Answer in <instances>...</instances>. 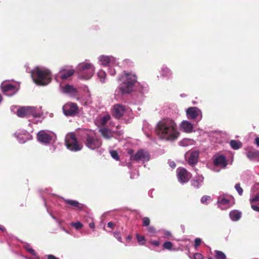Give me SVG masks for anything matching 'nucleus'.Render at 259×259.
<instances>
[{"instance_id": "2", "label": "nucleus", "mask_w": 259, "mask_h": 259, "mask_svg": "<svg viewBox=\"0 0 259 259\" xmlns=\"http://www.w3.org/2000/svg\"><path fill=\"white\" fill-rule=\"evenodd\" d=\"M137 76L132 73H124L119 78L122 83L115 91L116 96L127 95L133 92Z\"/></svg>"}, {"instance_id": "4", "label": "nucleus", "mask_w": 259, "mask_h": 259, "mask_svg": "<svg viewBox=\"0 0 259 259\" xmlns=\"http://www.w3.org/2000/svg\"><path fill=\"white\" fill-rule=\"evenodd\" d=\"M95 68L91 63L84 62L77 66V71L80 78L84 79H90L94 75Z\"/></svg>"}, {"instance_id": "22", "label": "nucleus", "mask_w": 259, "mask_h": 259, "mask_svg": "<svg viewBox=\"0 0 259 259\" xmlns=\"http://www.w3.org/2000/svg\"><path fill=\"white\" fill-rule=\"evenodd\" d=\"M181 127L186 133H191L193 130V125L188 121H183L181 123Z\"/></svg>"}, {"instance_id": "40", "label": "nucleus", "mask_w": 259, "mask_h": 259, "mask_svg": "<svg viewBox=\"0 0 259 259\" xmlns=\"http://www.w3.org/2000/svg\"><path fill=\"white\" fill-rule=\"evenodd\" d=\"M71 225L77 230L81 229L83 226L82 224L79 222L76 223H72Z\"/></svg>"}, {"instance_id": "6", "label": "nucleus", "mask_w": 259, "mask_h": 259, "mask_svg": "<svg viewBox=\"0 0 259 259\" xmlns=\"http://www.w3.org/2000/svg\"><path fill=\"white\" fill-rule=\"evenodd\" d=\"M17 115L21 118L28 117L30 115L36 118L40 117L41 114L37 111L35 107L22 106L17 110Z\"/></svg>"}, {"instance_id": "57", "label": "nucleus", "mask_w": 259, "mask_h": 259, "mask_svg": "<svg viewBox=\"0 0 259 259\" xmlns=\"http://www.w3.org/2000/svg\"><path fill=\"white\" fill-rule=\"evenodd\" d=\"M27 259H32V258H27Z\"/></svg>"}, {"instance_id": "10", "label": "nucleus", "mask_w": 259, "mask_h": 259, "mask_svg": "<svg viewBox=\"0 0 259 259\" xmlns=\"http://www.w3.org/2000/svg\"><path fill=\"white\" fill-rule=\"evenodd\" d=\"M63 111L67 116H73L77 112L78 107L75 103H68L63 106Z\"/></svg>"}, {"instance_id": "37", "label": "nucleus", "mask_w": 259, "mask_h": 259, "mask_svg": "<svg viewBox=\"0 0 259 259\" xmlns=\"http://www.w3.org/2000/svg\"><path fill=\"white\" fill-rule=\"evenodd\" d=\"M235 188L238 192L239 195L241 196L243 194V189L240 187V184H236L235 186Z\"/></svg>"}, {"instance_id": "41", "label": "nucleus", "mask_w": 259, "mask_h": 259, "mask_svg": "<svg viewBox=\"0 0 259 259\" xmlns=\"http://www.w3.org/2000/svg\"><path fill=\"white\" fill-rule=\"evenodd\" d=\"M258 201H259V193L250 200V203L251 204Z\"/></svg>"}, {"instance_id": "34", "label": "nucleus", "mask_w": 259, "mask_h": 259, "mask_svg": "<svg viewBox=\"0 0 259 259\" xmlns=\"http://www.w3.org/2000/svg\"><path fill=\"white\" fill-rule=\"evenodd\" d=\"M142 222H143L142 225L143 226L148 227V226H149V225L150 224V220L149 218L148 217H144L142 219Z\"/></svg>"}, {"instance_id": "47", "label": "nucleus", "mask_w": 259, "mask_h": 259, "mask_svg": "<svg viewBox=\"0 0 259 259\" xmlns=\"http://www.w3.org/2000/svg\"><path fill=\"white\" fill-rule=\"evenodd\" d=\"M114 224L112 222H109L107 223V227L113 229L114 227Z\"/></svg>"}, {"instance_id": "51", "label": "nucleus", "mask_w": 259, "mask_h": 259, "mask_svg": "<svg viewBox=\"0 0 259 259\" xmlns=\"http://www.w3.org/2000/svg\"><path fill=\"white\" fill-rule=\"evenodd\" d=\"M169 165L171 167L174 168L176 167V164L174 162H171L169 163Z\"/></svg>"}, {"instance_id": "15", "label": "nucleus", "mask_w": 259, "mask_h": 259, "mask_svg": "<svg viewBox=\"0 0 259 259\" xmlns=\"http://www.w3.org/2000/svg\"><path fill=\"white\" fill-rule=\"evenodd\" d=\"M99 61L101 65L107 66L110 63L115 64L116 59L112 56L102 55L99 57Z\"/></svg>"}, {"instance_id": "24", "label": "nucleus", "mask_w": 259, "mask_h": 259, "mask_svg": "<svg viewBox=\"0 0 259 259\" xmlns=\"http://www.w3.org/2000/svg\"><path fill=\"white\" fill-rule=\"evenodd\" d=\"M65 202L67 204H69L74 207L78 208L79 209H81L82 208L81 204L76 200L66 199L65 200Z\"/></svg>"}, {"instance_id": "32", "label": "nucleus", "mask_w": 259, "mask_h": 259, "mask_svg": "<svg viewBox=\"0 0 259 259\" xmlns=\"http://www.w3.org/2000/svg\"><path fill=\"white\" fill-rule=\"evenodd\" d=\"M211 200V197L208 195H204L202 197L201 199V202L203 204L207 205L208 204L207 201Z\"/></svg>"}, {"instance_id": "25", "label": "nucleus", "mask_w": 259, "mask_h": 259, "mask_svg": "<svg viewBox=\"0 0 259 259\" xmlns=\"http://www.w3.org/2000/svg\"><path fill=\"white\" fill-rule=\"evenodd\" d=\"M230 218L234 221H238L241 218V213L237 210H233L230 212Z\"/></svg>"}, {"instance_id": "55", "label": "nucleus", "mask_w": 259, "mask_h": 259, "mask_svg": "<svg viewBox=\"0 0 259 259\" xmlns=\"http://www.w3.org/2000/svg\"><path fill=\"white\" fill-rule=\"evenodd\" d=\"M133 151L132 150H131H131L128 152V154H131V153H133Z\"/></svg>"}, {"instance_id": "3", "label": "nucleus", "mask_w": 259, "mask_h": 259, "mask_svg": "<svg viewBox=\"0 0 259 259\" xmlns=\"http://www.w3.org/2000/svg\"><path fill=\"white\" fill-rule=\"evenodd\" d=\"M33 81L38 85H45L51 81L50 71L46 68L36 67L31 71Z\"/></svg>"}, {"instance_id": "53", "label": "nucleus", "mask_w": 259, "mask_h": 259, "mask_svg": "<svg viewBox=\"0 0 259 259\" xmlns=\"http://www.w3.org/2000/svg\"><path fill=\"white\" fill-rule=\"evenodd\" d=\"M0 230L4 232L6 231V228L3 226L0 225Z\"/></svg>"}, {"instance_id": "33", "label": "nucleus", "mask_w": 259, "mask_h": 259, "mask_svg": "<svg viewBox=\"0 0 259 259\" xmlns=\"http://www.w3.org/2000/svg\"><path fill=\"white\" fill-rule=\"evenodd\" d=\"M25 249L30 254L33 255H36V252L34 249H33L29 245H26L24 246Z\"/></svg>"}, {"instance_id": "5", "label": "nucleus", "mask_w": 259, "mask_h": 259, "mask_svg": "<svg viewBox=\"0 0 259 259\" xmlns=\"http://www.w3.org/2000/svg\"><path fill=\"white\" fill-rule=\"evenodd\" d=\"M83 140L85 145L92 150L99 148L102 145L101 140L98 138L95 133L92 131L88 132Z\"/></svg>"}, {"instance_id": "39", "label": "nucleus", "mask_w": 259, "mask_h": 259, "mask_svg": "<svg viewBox=\"0 0 259 259\" xmlns=\"http://www.w3.org/2000/svg\"><path fill=\"white\" fill-rule=\"evenodd\" d=\"M257 156V154L255 152L248 151L247 153V157L250 159H253V158H254L255 157H256Z\"/></svg>"}, {"instance_id": "1", "label": "nucleus", "mask_w": 259, "mask_h": 259, "mask_svg": "<svg viewBox=\"0 0 259 259\" xmlns=\"http://www.w3.org/2000/svg\"><path fill=\"white\" fill-rule=\"evenodd\" d=\"M155 133L160 139L171 142L177 140L180 135L177 123L169 118H163L157 122Z\"/></svg>"}, {"instance_id": "45", "label": "nucleus", "mask_w": 259, "mask_h": 259, "mask_svg": "<svg viewBox=\"0 0 259 259\" xmlns=\"http://www.w3.org/2000/svg\"><path fill=\"white\" fill-rule=\"evenodd\" d=\"M109 73L111 75H114L115 74V70L114 68H110L109 69Z\"/></svg>"}, {"instance_id": "28", "label": "nucleus", "mask_w": 259, "mask_h": 259, "mask_svg": "<svg viewBox=\"0 0 259 259\" xmlns=\"http://www.w3.org/2000/svg\"><path fill=\"white\" fill-rule=\"evenodd\" d=\"M203 180V177L202 176H198L196 177V180H194L192 182V185L195 188H198L200 183L202 182Z\"/></svg>"}, {"instance_id": "50", "label": "nucleus", "mask_w": 259, "mask_h": 259, "mask_svg": "<svg viewBox=\"0 0 259 259\" xmlns=\"http://www.w3.org/2000/svg\"><path fill=\"white\" fill-rule=\"evenodd\" d=\"M255 144L257 146H259V138H255Z\"/></svg>"}, {"instance_id": "7", "label": "nucleus", "mask_w": 259, "mask_h": 259, "mask_svg": "<svg viewBox=\"0 0 259 259\" xmlns=\"http://www.w3.org/2000/svg\"><path fill=\"white\" fill-rule=\"evenodd\" d=\"M65 145L68 149L73 151H79L82 148V146L78 144L74 133H70L66 136Z\"/></svg>"}, {"instance_id": "54", "label": "nucleus", "mask_w": 259, "mask_h": 259, "mask_svg": "<svg viewBox=\"0 0 259 259\" xmlns=\"http://www.w3.org/2000/svg\"><path fill=\"white\" fill-rule=\"evenodd\" d=\"M89 227L91 228L94 229L95 228V224L94 223H91L89 224Z\"/></svg>"}, {"instance_id": "35", "label": "nucleus", "mask_w": 259, "mask_h": 259, "mask_svg": "<svg viewBox=\"0 0 259 259\" xmlns=\"http://www.w3.org/2000/svg\"><path fill=\"white\" fill-rule=\"evenodd\" d=\"M162 74L164 76H169L171 74L170 70L167 67H163L161 70Z\"/></svg>"}, {"instance_id": "12", "label": "nucleus", "mask_w": 259, "mask_h": 259, "mask_svg": "<svg viewBox=\"0 0 259 259\" xmlns=\"http://www.w3.org/2000/svg\"><path fill=\"white\" fill-rule=\"evenodd\" d=\"M74 72L73 69H68L66 68H61L60 71L55 76V79L59 81V79H66L69 77L72 76Z\"/></svg>"}, {"instance_id": "17", "label": "nucleus", "mask_w": 259, "mask_h": 259, "mask_svg": "<svg viewBox=\"0 0 259 259\" xmlns=\"http://www.w3.org/2000/svg\"><path fill=\"white\" fill-rule=\"evenodd\" d=\"M61 91L62 93L68 94L70 95H76L77 93L76 89L73 86L67 84L64 87L61 88Z\"/></svg>"}, {"instance_id": "36", "label": "nucleus", "mask_w": 259, "mask_h": 259, "mask_svg": "<svg viewBox=\"0 0 259 259\" xmlns=\"http://www.w3.org/2000/svg\"><path fill=\"white\" fill-rule=\"evenodd\" d=\"M172 244L171 242L169 241H166L163 244V247L165 249H167L168 250H170L172 248Z\"/></svg>"}, {"instance_id": "43", "label": "nucleus", "mask_w": 259, "mask_h": 259, "mask_svg": "<svg viewBox=\"0 0 259 259\" xmlns=\"http://www.w3.org/2000/svg\"><path fill=\"white\" fill-rule=\"evenodd\" d=\"M194 259H203V256L201 254L199 253H196L194 255Z\"/></svg>"}, {"instance_id": "52", "label": "nucleus", "mask_w": 259, "mask_h": 259, "mask_svg": "<svg viewBox=\"0 0 259 259\" xmlns=\"http://www.w3.org/2000/svg\"><path fill=\"white\" fill-rule=\"evenodd\" d=\"M113 132H114V133H113V134H116V135H117L118 136H120V135H122V133H123V132H121V131H118V132H114V131H113Z\"/></svg>"}, {"instance_id": "16", "label": "nucleus", "mask_w": 259, "mask_h": 259, "mask_svg": "<svg viewBox=\"0 0 259 259\" xmlns=\"http://www.w3.org/2000/svg\"><path fill=\"white\" fill-rule=\"evenodd\" d=\"M199 112V110L197 107L188 108L186 111L188 118L190 119H196L198 116Z\"/></svg>"}, {"instance_id": "23", "label": "nucleus", "mask_w": 259, "mask_h": 259, "mask_svg": "<svg viewBox=\"0 0 259 259\" xmlns=\"http://www.w3.org/2000/svg\"><path fill=\"white\" fill-rule=\"evenodd\" d=\"M111 119L110 115L108 113H105L103 116L101 118L99 121V123L101 125L104 126Z\"/></svg>"}, {"instance_id": "56", "label": "nucleus", "mask_w": 259, "mask_h": 259, "mask_svg": "<svg viewBox=\"0 0 259 259\" xmlns=\"http://www.w3.org/2000/svg\"><path fill=\"white\" fill-rule=\"evenodd\" d=\"M121 238H119V240L121 241Z\"/></svg>"}, {"instance_id": "13", "label": "nucleus", "mask_w": 259, "mask_h": 259, "mask_svg": "<svg viewBox=\"0 0 259 259\" xmlns=\"http://www.w3.org/2000/svg\"><path fill=\"white\" fill-rule=\"evenodd\" d=\"M125 112L124 106L120 104L114 105L112 108V114L116 119H119L123 116Z\"/></svg>"}, {"instance_id": "38", "label": "nucleus", "mask_w": 259, "mask_h": 259, "mask_svg": "<svg viewBox=\"0 0 259 259\" xmlns=\"http://www.w3.org/2000/svg\"><path fill=\"white\" fill-rule=\"evenodd\" d=\"M137 238L138 242L141 245H143L145 243V237L143 236H140L139 234L137 235Z\"/></svg>"}, {"instance_id": "46", "label": "nucleus", "mask_w": 259, "mask_h": 259, "mask_svg": "<svg viewBox=\"0 0 259 259\" xmlns=\"http://www.w3.org/2000/svg\"><path fill=\"white\" fill-rule=\"evenodd\" d=\"M251 207L254 210L259 212V207L258 206L251 204Z\"/></svg>"}, {"instance_id": "8", "label": "nucleus", "mask_w": 259, "mask_h": 259, "mask_svg": "<svg viewBox=\"0 0 259 259\" xmlns=\"http://www.w3.org/2000/svg\"><path fill=\"white\" fill-rule=\"evenodd\" d=\"M1 89L6 96H13L19 89V85H12L6 81H4L1 84Z\"/></svg>"}, {"instance_id": "27", "label": "nucleus", "mask_w": 259, "mask_h": 259, "mask_svg": "<svg viewBox=\"0 0 259 259\" xmlns=\"http://www.w3.org/2000/svg\"><path fill=\"white\" fill-rule=\"evenodd\" d=\"M231 148L234 150H237L241 148L242 144L241 142L236 140H231L230 142Z\"/></svg>"}, {"instance_id": "18", "label": "nucleus", "mask_w": 259, "mask_h": 259, "mask_svg": "<svg viewBox=\"0 0 259 259\" xmlns=\"http://www.w3.org/2000/svg\"><path fill=\"white\" fill-rule=\"evenodd\" d=\"M102 136L107 140H110L113 137L114 132L109 128L103 127L99 130Z\"/></svg>"}, {"instance_id": "48", "label": "nucleus", "mask_w": 259, "mask_h": 259, "mask_svg": "<svg viewBox=\"0 0 259 259\" xmlns=\"http://www.w3.org/2000/svg\"><path fill=\"white\" fill-rule=\"evenodd\" d=\"M48 259H58V258L53 255L50 254L48 256Z\"/></svg>"}, {"instance_id": "19", "label": "nucleus", "mask_w": 259, "mask_h": 259, "mask_svg": "<svg viewBox=\"0 0 259 259\" xmlns=\"http://www.w3.org/2000/svg\"><path fill=\"white\" fill-rule=\"evenodd\" d=\"M218 206L222 209H225L230 206V200L225 198L220 197L218 200Z\"/></svg>"}, {"instance_id": "20", "label": "nucleus", "mask_w": 259, "mask_h": 259, "mask_svg": "<svg viewBox=\"0 0 259 259\" xmlns=\"http://www.w3.org/2000/svg\"><path fill=\"white\" fill-rule=\"evenodd\" d=\"M214 165L220 166L222 167H225L227 165V162L225 157L223 155H220L214 160Z\"/></svg>"}, {"instance_id": "29", "label": "nucleus", "mask_w": 259, "mask_h": 259, "mask_svg": "<svg viewBox=\"0 0 259 259\" xmlns=\"http://www.w3.org/2000/svg\"><path fill=\"white\" fill-rule=\"evenodd\" d=\"M215 255L217 259H226V256L224 252L219 250L215 251Z\"/></svg>"}, {"instance_id": "14", "label": "nucleus", "mask_w": 259, "mask_h": 259, "mask_svg": "<svg viewBox=\"0 0 259 259\" xmlns=\"http://www.w3.org/2000/svg\"><path fill=\"white\" fill-rule=\"evenodd\" d=\"M38 141L45 144H49L52 140V136L45 131H40L37 134Z\"/></svg>"}, {"instance_id": "9", "label": "nucleus", "mask_w": 259, "mask_h": 259, "mask_svg": "<svg viewBox=\"0 0 259 259\" xmlns=\"http://www.w3.org/2000/svg\"><path fill=\"white\" fill-rule=\"evenodd\" d=\"M150 157V154L148 151L144 149H140L135 154L131 156V159L137 162L142 161L145 162L149 161Z\"/></svg>"}, {"instance_id": "31", "label": "nucleus", "mask_w": 259, "mask_h": 259, "mask_svg": "<svg viewBox=\"0 0 259 259\" xmlns=\"http://www.w3.org/2000/svg\"><path fill=\"white\" fill-rule=\"evenodd\" d=\"M110 154L111 157L116 160H119L120 158L117 152L115 150H111Z\"/></svg>"}, {"instance_id": "49", "label": "nucleus", "mask_w": 259, "mask_h": 259, "mask_svg": "<svg viewBox=\"0 0 259 259\" xmlns=\"http://www.w3.org/2000/svg\"><path fill=\"white\" fill-rule=\"evenodd\" d=\"M152 244L156 246L159 245V242L158 241H154L152 242Z\"/></svg>"}, {"instance_id": "30", "label": "nucleus", "mask_w": 259, "mask_h": 259, "mask_svg": "<svg viewBox=\"0 0 259 259\" xmlns=\"http://www.w3.org/2000/svg\"><path fill=\"white\" fill-rule=\"evenodd\" d=\"M106 76V74L105 71L102 70H99L98 72V78L100 79V81L102 82H104Z\"/></svg>"}, {"instance_id": "26", "label": "nucleus", "mask_w": 259, "mask_h": 259, "mask_svg": "<svg viewBox=\"0 0 259 259\" xmlns=\"http://www.w3.org/2000/svg\"><path fill=\"white\" fill-rule=\"evenodd\" d=\"M81 95L85 97H90L93 95L87 86H83L80 88Z\"/></svg>"}, {"instance_id": "44", "label": "nucleus", "mask_w": 259, "mask_h": 259, "mask_svg": "<svg viewBox=\"0 0 259 259\" xmlns=\"http://www.w3.org/2000/svg\"><path fill=\"white\" fill-rule=\"evenodd\" d=\"M147 231L151 233H155V229L154 227L150 226L147 228Z\"/></svg>"}, {"instance_id": "11", "label": "nucleus", "mask_w": 259, "mask_h": 259, "mask_svg": "<svg viewBox=\"0 0 259 259\" xmlns=\"http://www.w3.org/2000/svg\"><path fill=\"white\" fill-rule=\"evenodd\" d=\"M177 176L179 181L182 183L188 182L191 178V174L184 168L177 169Z\"/></svg>"}, {"instance_id": "21", "label": "nucleus", "mask_w": 259, "mask_h": 259, "mask_svg": "<svg viewBox=\"0 0 259 259\" xmlns=\"http://www.w3.org/2000/svg\"><path fill=\"white\" fill-rule=\"evenodd\" d=\"M199 156V152L197 151H194L191 152L190 157L188 158V162L190 165H195L198 162V158Z\"/></svg>"}, {"instance_id": "42", "label": "nucleus", "mask_w": 259, "mask_h": 259, "mask_svg": "<svg viewBox=\"0 0 259 259\" xmlns=\"http://www.w3.org/2000/svg\"><path fill=\"white\" fill-rule=\"evenodd\" d=\"M202 242V240L199 238H197L195 239V243H194V246L195 247L197 248L198 246H199L200 244Z\"/></svg>"}]
</instances>
